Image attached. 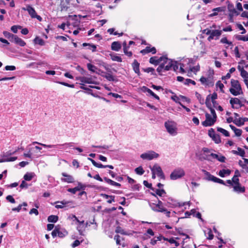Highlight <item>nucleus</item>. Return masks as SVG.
Wrapping results in <instances>:
<instances>
[{"label":"nucleus","mask_w":248,"mask_h":248,"mask_svg":"<svg viewBox=\"0 0 248 248\" xmlns=\"http://www.w3.org/2000/svg\"><path fill=\"white\" fill-rule=\"evenodd\" d=\"M176 61L175 72L177 73L188 77H193L200 70L199 65L193 66V61L192 59L184 58Z\"/></svg>","instance_id":"nucleus-1"},{"label":"nucleus","mask_w":248,"mask_h":248,"mask_svg":"<svg viewBox=\"0 0 248 248\" xmlns=\"http://www.w3.org/2000/svg\"><path fill=\"white\" fill-rule=\"evenodd\" d=\"M161 60H162V62L157 68V71L160 76L164 75L163 73L171 69H173L175 72V67L177 63L176 61H173L166 57H161Z\"/></svg>","instance_id":"nucleus-2"},{"label":"nucleus","mask_w":248,"mask_h":248,"mask_svg":"<svg viewBox=\"0 0 248 248\" xmlns=\"http://www.w3.org/2000/svg\"><path fill=\"white\" fill-rule=\"evenodd\" d=\"M222 31L219 30H211L209 29H206L202 31V32L207 35H209L207 38L208 41L215 39L217 40L222 34Z\"/></svg>","instance_id":"nucleus-3"},{"label":"nucleus","mask_w":248,"mask_h":248,"mask_svg":"<svg viewBox=\"0 0 248 248\" xmlns=\"http://www.w3.org/2000/svg\"><path fill=\"white\" fill-rule=\"evenodd\" d=\"M164 126L170 135L174 136L177 134V124L175 122L168 120L165 122Z\"/></svg>","instance_id":"nucleus-4"},{"label":"nucleus","mask_w":248,"mask_h":248,"mask_svg":"<svg viewBox=\"0 0 248 248\" xmlns=\"http://www.w3.org/2000/svg\"><path fill=\"white\" fill-rule=\"evenodd\" d=\"M231 88L230 91L232 94L237 96L243 93L241 86L237 80L232 79L231 80Z\"/></svg>","instance_id":"nucleus-5"},{"label":"nucleus","mask_w":248,"mask_h":248,"mask_svg":"<svg viewBox=\"0 0 248 248\" xmlns=\"http://www.w3.org/2000/svg\"><path fill=\"white\" fill-rule=\"evenodd\" d=\"M185 175V171L181 167H178L172 170L170 177L171 180H176L182 178Z\"/></svg>","instance_id":"nucleus-6"},{"label":"nucleus","mask_w":248,"mask_h":248,"mask_svg":"<svg viewBox=\"0 0 248 248\" xmlns=\"http://www.w3.org/2000/svg\"><path fill=\"white\" fill-rule=\"evenodd\" d=\"M202 171L204 174L205 180L225 185L223 180L211 175L209 172L204 170H202Z\"/></svg>","instance_id":"nucleus-7"},{"label":"nucleus","mask_w":248,"mask_h":248,"mask_svg":"<svg viewBox=\"0 0 248 248\" xmlns=\"http://www.w3.org/2000/svg\"><path fill=\"white\" fill-rule=\"evenodd\" d=\"M159 156L158 154L154 151L150 150L141 154L140 157L144 160H151L158 157Z\"/></svg>","instance_id":"nucleus-8"},{"label":"nucleus","mask_w":248,"mask_h":248,"mask_svg":"<svg viewBox=\"0 0 248 248\" xmlns=\"http://www.w3.org/2000/svg\"><path fill=\"white\" fill-rule=\"evenodd\" d=\"M152 173L156 174L157 176L162 179H165V176L160 166L155 164L152 167H150Z\"/></svg>","instance_id":"nucleus-9"},{"label":"nucleus","mask_w":248,"mask_h":248,"mask_svg":"<svg viewBox=\"0 0 248 248\" xmlns=\"http://www.w3.org/2000/svg\"><path fill=\"white\" fill-rule=\"evenodd\" d=\"M216 121L217 118L206 113L205 114V120L202 122V125L205 127L211 126L214 125Z\"/></svg>","instance_id":"nucleus-10"},{"label":"nucleus","mask_w":248,"mask_h":248,"mask_svg":"<svg viewBox=\"0 0 248 248\" xmlns=\"http://www.w3.org/2000/svg\"><path fill=\"white\" fill-rule=\"evenodd\" d=\"M73 218H75V219L78 223L77 226V230L78 231L79 234L82 235H83V232L85 229L87 227L88 223L86 222L85 223L84 221H79L75 215L73 216Z\"/></svg>","instance_id":"nucleus-11"},{"label":"nucleus","mask_w":248,"mask_h":248,"mask_svg":"<svg viewBox=\"0 0 248 248\" xmlns=\"http://www.w3.org/2000/svg\"><path fill=\"white\" fill-rule=\"evenodd\" d=\"M212 158L217 159L221 162H224L226 160V157L224 156L214 153H211L209 155H206V156L204 157V159L209 161H211Z\"/></svg>","instance_id":"nucleus-12"},{"label":"nucleus","mask_w":248,"mask_h":248,"mask_svg":"<svg viewBox=\"0 0 248 248\" xmlns=\"http://www.w3.org/2000/svg\"><path fill=\"white\" fill-rule=\"evenodd\" d=\"M23 9L27 11L32 18H36L39 21L42 20L41 17L37 15L34 9L31 6L28 5L26 8H24Z\"/></svg>","instance_id":"nucleus-13"},{"label":"nucleus","mask_w":248,"mask_h":248,"mask_svg":"<svg viewBox=\"0 0 248 248\" xmlns=\"http://www.w3.org/2000/svg\"><path fill=\"white\" fill-rule=\"evenodd\" d=\"M32 144H39V145L43 146L45 148H56L58 146H65L67 147L72 146V143H65L64 144H60V145H51V144L47 145V144H43V143H40V142H38L37 141H34L32 142Z\"/></svg>","instance_id":"nucleus-14"},{"label":"nucleus","mask_w":248,"mask_h":248,"mask_svg":"<svg viewBox=\"0 0 248 248\" xmlns=\"http://www.w3.org/2000/svg\"><path fill=\"white\" fill-rule=\"evenodd\" d=\"M230 103L232 107L234 108H238L243 106L240 100L237 98H231Z\"/></svg>","instance_id":"nucleus-15"},{"label":"nucleus","mask_w":248,"mask_h":248,"mask_svg":"<svg viewBox=\"0 0 248 248\" xmlns=\"http://www.w3.org/2000/svg\"><path fill=\"white\" fill-rule=\"evenodd\" d=\"M233 190L237 193H242L245 191V187L241 185L240 183L233 185Z\"/></svg>","instance_id":"nucleus-16"},{"label":"nucleus","mask_w":248,"mask_h":248,"mask_svg":"<svg viewBox=\"0 0 248 248\" xmlns=\"http://www.w3.org/2000/svg\"><path fill=\"white\" fill-rule=\"evenodd\" d=\"M217 94L215 93H213L212 94L208 95L206 99V105L207 107H208L209 102L212 101L213 104H214L215 102V100L217 98Z\"/></svg>","instance_id":"nucleus-17"},{"label":"nucleus","mask_w":248,"mask_h":248,"mask_svg":"<svg viewBox=\"0 0 248 248\" xmlns=\"http://www.w3.org/2000/svg\"><path fill=\"white\" fill-rule=\"evenodd\" d=\"M11 42H14L21 46H24L26 45V43L22 39L15 35L12 39Z\"/></svg>","instance_id":"nucleus-18"},{"label":"nucleus","mask_w":248,"mask_h":248,"mask_svg":"<svg viewBox=\"0 0 248 248\" xmlns=\"http://www.w3.org/2000/svg\"><path fill=\"white\" fill-rule=\"evenodd\" d=\"M85 186L80 183H79L78 186L73 188H69L67 191L73 194H75L77 191L81 189H84Z\"/></svg>","instance_id":"nucleus-19"},{"label":"nucleus","mask_w":248,"mask_h":248,"mask_svg":"<svg viewBox=\"0 0 248 248\" xmlns=\"http://www.w3.org/2000/svg\"><path fill=\"white\" fill-rule=\"evenodd\" d=\"M62 175L65 177L64 178L62 179V181H64V182H67L68 183H72L74 181L73 177L70 175H68L64 172H63L62 173Z\"/></svg>","instance_id":"nucleus-20"},{"label":"nucleus","mask_w":248,"mask_h":248,"mask_svg":"<svg viewBox=\"0 0 248 248\" xmlns=\"http://www.w3.org/2000/svg\"><path fill=\"white\" fill-rule=\"evenodd\" d=\"M149 62L151 63L154 65H157L159 64L160 65L161 62H162V60H161V57L159 58L157 57H153L150 59Z\"/></svg>","instance_id":"nucleus-21"},{"label":"nucleus","mask_w":248,"mask_h":248,"mask_svg":"<svg viewBox=\"0 0 248 248\" xmlns=\"http://www.w3.org/2000/svg\"><path fill=\"white\" fill-rule=\"evenodd\" d=\"M140 52L143 54H145L150 52H151L152 54H155L156 53V49L154 47L151 48L149 46H147L145 49L141 50Z\"/></svg>","instance_id":"nucleus-22"},{"label":"nucleus","mask_w":248,"mask_h":248,"mask_svg":"<svg viewBox=\"0 0 248 248\" xmlns=\"http://www.w3.org/2000/svg\"><path fill=\"white\" fill-rule=\"evenodd\" d=\"M178 81L180 82H183L184 84L186 85H189L190 84L195 85L196 84V82L189 78H186L185 79V78H177Z\"/></svg>","instance_id":"nucleus-23"},{"label":"nucleus","mask_w":248,"mask_h":248,"mask_svg":"<svg viewBox=\"0 0 248 248\" xmlns=\"http://www.w3.org/2000/svg\"><path fill=\"white\" fill-rule=\"evenodd\" d=\"M140 63L136 60H134L132 63V67L134 71L138 76L140 75V69H139Z\"/></svg>","instance_id":"nucleus-24"},{"label":"nucleus","mask_w":248,"mask_h":248,"mask_svg":"<svg viewBox=\"0 0 248 248\" xmlns=\"http://www.w3.org/2000/svg\"><path fill=\"white\" fill-rule=\"evenodd\" d=\"M152 209L155 212H163L166 211V209L163 206L155 204L154 206L152 207Z\"/></svg>","instance_id":"nucleus-25"},{"label":"nucleus","mask_w":248,"mask_h":248,"mask_svg":"<svg viewBox=\"0 0 248 248\" xmlns=\"http://www.w3.org/2000/svg\"><path fill=\"white\" fill-rule=\"evenodd\" d=\"M232 153L234 155H239L242 157H244L245 155V151L240 147L237 148V151L232 150Z\"/></svg>","instance_id":"nucleus-26"},{"label":"nucleus","mask_w":248,"mask_h":248,"mask_svg":"<svg viewBox=\"0 0 248 248\" xmlns=\"http://www.w3.org/2000/svg\"><path fill=\"white\" fill-rule=\"evenodd\" d=\"M111 47L112 50L118 51L121 49V45L118 42H113L111 44Z\"/></svg>","instance_id":"nucleus-27"},{"label":"nucleus","mask_w":248,"mask_h":248,"mask_svg":"<svg viewBox=\"0 0 248 248\" xmlns=\"http://www.w3.org/2000/svg\"><path fill=\"white\" fill-rule=\"evenodd\" d=\"M231 172V171L230 170L223 169L219 171L218 175L221 177H224L225 175H229Z\"/></svg>","instance_id":"nucleus-28"},{"label":"nucleus","mask_w":248,"mask_h":248,"mask_svg":"<svg viewBox=\"0 0 248 248\" xmlns=\"http://www.w3.org/2000/svg\"><path fill=\"white\" fill-rule=\"evenodd\" d=\"M229 11L230 12L229 16L230 17V19L232 18V16H237L239 15V13L233 8H231L230 6L228 7Z\"/></svg>","instance_id":"nucleus-29"},{"label":"nucleus","mask_w":248,"mask_h":248,"mask_svg":"<svg viewBox=\"0 0 248 248\" xmlns=\"http://www.w3.org/2000/svg\"><path fill=\"white\" fill-rule=\"evenodd\" d=\"M237 69L240 72L241 76L243 78H247V77L248 76V74L247 72L244 69L243 67L241 66L240 65H238L237 67Z\"/></svg>","instance_id":"nucleus-30"},{"label":"nucleus","mask_w":248,"mask_h":248,"mask_svg":"<svg viewBox=\"0 0 248 248\" xmlns=\"http://www.w3.org/2000/svg\"><path fill=\"white\" fill-rule=\"evenodd\" d=\"M233 123H234L236 125L238 126H240L244 124V121L243 118H236L234 119L233 121Z\"/></svg>","instance_id":"nucleus-31"},{"label":"nucleus","mask_w":248,"mask_h":248,"mask_svg":"<svg viewBox=\"0 0 248 248\" xmlns=\"http://www.w3.org/2000/svg\"><path fill=\"white\" fill-rule=\"evenodd\" d=\"M224 8L223 7H219L217 8H216L213 9V13L211 14L210 16H215L217 15V13L219 12L224 11Z\"/></svg>","instance_id":"nucleus-32"},{"label":"nucleus","mask_w":248,"mask_h":248,"mask_svg":"<svg viewBox=\"0 0 248 248\" xmlns=\"http://www.w3.org/2000/svg\"><path fill=\"white\" fill-rule=\"evenodd\" d=\"M88 159L91 161L92 164L96 167L98 168H105V165H103L101 163H97L93 159L91 158H88Z\"/></svg>","instance_id":"nucleus-33"},{"label":"nucleus","mask_w":248,"mask_h":248,"mask_svg":"<svg viewBox=\"0 0 248 248\" xmlns=\"http://www.w3.org/2000/svg\"><path fill=\"white\" fill-rule=\"evenodd\" d=\"M34 43L40 46H44L45 44L44 41L38 36L36 37L34 39Z\"/></svg>","instance_id":"nucleus-34"},{"label":"nucleus","mask_w":248,"mask_h":248,"mask_svg":"<svg viewBox=\"0 0 248 248\" xmlns=\"http://www.w3.org/2000/svg\"><path fill=\"white\" fill-rule=\"evenodd\" d=\"M17 159V157H10L9 158H3L2 159H0V163L5 162H12L16 160Z\"/></svg>","instance_id":"nucleus-35"},{"label":"nucleus","mask_w":248,"mask_h":248,"mask_svg":"<svg viewBox=\"0 0 248 248\" xmlns=\"http://www.w3.org/2000/svg\"><path fill=\"white\" fill-rule=\"evenodd\" d=\"M235 38L238 40L243 41H248V34L245 36H242L240 35H236L235 36Z\"/></svg>","instance_id":"nucleus-36"},{"label":"nucleus","mask_w":248,"mask_h":248,"mask_svg":"<svg viewBox=\"0 0 248 248\" xmlns=\"http://www.w3.org/2000/svg\"><path fill=\"white\" fill-rule=\"evenodd\" d=\"M217 129L218 132H220L223 135H224L225 137H229L230 136V134H229V132L228 131H227L226 130H225L222 128L219 127H217Z\"/></svg>","instance_id":"nucleus-37"},{"label":"nucleus","mask_w":248,"mask_h":248,"mask_svg":"<svg viewBox=\"0 0 248 248\" xmlns=\"http://www.w3.org/2000/svg\"><path fill=\"white\" fill-rule=\"evenodd\" d=\"M212 139L217 144H218L221 142V139L218 134H216L215 135H213Z\"/></svg>","instance_id":"nucleus-38"},{"label":"nucleus","mask_w":248,"mask_h":248,"mask_svg":"<svg viewBox=\"0 0 248 248\" xmlns=\"http://www.w3.org/2000/svg\"><path fill=\"white\" fill-rule=\"evenodd\" d=\"M58 220V217L55 215H51L48 217L47 220L49 222H56Z\"/></svg>","instance_id":"nucleus-39"},{"label":"nucleus","mask_w":248,"mask_h":248,"mask_svg":"<svg viewBox=\"0 0 248 248\" xmlns=\"http://www.w3.org/2000/svg\"><path fill=\"white\" fill-rule=\"evenodd\" d=\"M115 232L124 235H129V234L124 231L121 227L118 226L116 228Z\"/></svg>","instance_id":"nucleus-40"},{"label":"nucleus","mask_w":248,"mask_h":248,"mask_svg":"<svg viewBox=\"0 0 248 248\" xmlns=\"http://www.w3.org/2000/svg\"><path fill=\"white\" fill-rule=\"evenodd\" d=\"M33 177V173H27L24 176V179L26 181H30Z\"/></svg>","instance_id":"nucleus-41"},{"label":"nucleus","mask_w":248,"mask_h":248,"mask_svg":"<svg viewBox=\"0 0 248 248\" xmlns=\"http://www.w3.org/2000/svg\"><path fill=\"white\" fill-rule=\"evenodd\" d=\"M93 147L97 148L100 149V150L98 151L99 153H105V152L102 150V149H108V146L107 145H103V146H94L93 145Z\"/></svg>","instance_id":"nucleus-42"},{"label":"nucleus","mask_w":248,"mask_h":248,"mask_svg":"<svg viewBox=\"0 0 248 248\" xmlns=\"http://www.w3.org/2000/svg\"><path fill=\"white\" fill-rule=\"evenodd\" d=\"M164 240H166V241H168V242H169L171 244H175V246L176 247H178L179 246V243L178 242H177L174 238H170V239H168V238H164Z\"/></svg>","instance_id":"nucleus-43"},{"label":"nucleus","mask_w":248,"mask_h":248,"mask_svg":"<svg viewBox=\"0 0 248 248\" xmlns=\"http://www.w3.org/2000/svg\"><path fill=\"white\" fill-rule=\"evenodd\" d=\"M16 152V151H15V152H11L10 151H8L6 153H3L1 154V156L3 158H9L8 157L10 155L14 154Z\"/></svg>","instance_id":"nucleus-44"},{"label":"nucleus","mask_w":248,"mask_h":248,"mask_svg":"<svg viewBox=\"0 0 248 248\" xmlns=\"http://www.w3.org/2000/svg\"><path fill=\"white\" fill-rule=\"evenodd\" d=\"M135 171L137 174L139 175H142L144 172V170L141 167H139L136 168Z\"/></svg>","instance_id":"nucleus-45"},{"label":"nucleus","mask_w":248,"mask_h":248,"mask_svg":"<svg viewBox=\"0 0 248 248\" xmlns=\"http://www.w3.org/2000/svg\"><path fill=\"white\" fill-rule=\"evenodd\" d=\"M3 34L6 37L8 38L10 40V41H12V39H13V37L15 35H14L9 32H7V31H4Z\"/></svg>","instance_id":"nucleus-46"},{"label":"nucleus","mask_w":248,"mask_h":248,"mask_svg":"<svg viewBox=\"0 0 248 248\" xmlns=\"http://www.w3.org/2000/svg\"><path fill=\"white\" fill-rule=\"evenodd\" d=\"M171 98L172 100H173L174 101H175L176 103H179L180 105L182 104L180 102V97L176 95H172L171 97Z\"/></svg>","instance_id":"nucleus-47"},{"label":"nucleus","mask_w":248,"mask_h":248,"mask_svg":"<svg viewBox=\"0 0 248 248\" xmlns=\"http://www.w3.org/2000/svg\"><path fill=\"white\" fill-rule=\"evenodd\" d=\"M186 205H188V206L190 205V202H176L173 204L174 206H179V207H182L184 206H185Z\"/></svg>","instance_id":"nucleus-48"},{"label":"nucleus","mask_w":248,"mask_h":248,"mask_svg":"<svg viewBox=\"0 0 248 248\" xmlns=\"http://www.w3.org/2000/svg\"><path fill=\"white\" fill-rule=\"evenodd\" d=\"M21 28L20 26L14 25L11 27V29L13 32L16 33L17 32L18 29H21Z\"/></svg>","instance_id":"nucleus-49"},{"label":"nucleus","mask_w":248,"mask_h":248,"mask_svg":"<svg viewBox=\"0 0 248 248\" xmlns=\"http://www.w3.org/2000/svg\"><path fill=\"white\" fill-rule=\"evenodd\" d=\"M220 42L222 44H226L229 45H232V42L229 41L226 37L222 38L220 40Z\"/></svg>","instance_id":"nucleus-50"},{"label":"nucleus","mask_w":248,"mask_h":248,"mask_svg":"<svg viewBox=\"0 0 248 248\" xmlns=\"http://www.w3.org/2000/svg\"><path fill=\"white\" fill-rule=\"evenodd\" d=\"M69 202H64V201L61 202H60V204L56 205L55 207L57 209L62 208L64 207V205H65L66 204H67Z\"/></svg>","instance_id":"nucleus-51"},{"label":"nucleus","mask_w":248,"mask_h":248,"mask_svg":"<svg viewBox=\"0 0 248 248\" xmlns=\"http://www.w3.org/2000/svg\"><path fill=\"white\" fill-rule=\"evenodd\" d=\"M236 26L240 30L242 31L241 32V34H245L246 32V31L245 28L243 27V26L239 23L236 24Z\"/></svg>","instance_id":"nucleus-52"},{"label":"nucleus","mask_w":248,"mask_h":248,"mask_svg":"<svg viewBox=\"0 0 248 248\" xmlns=\"http://www.w3.org/2000/svg\"><path fill=\"white\" fill-rule=\"evenodd\" d=\"M149 94H150V95L152 96L153 97H154V98H155V99H157V100H159V97L158 96H157L156 94H155L151 90H150V89H149V90L148 91V92H147Z\"/></svg>","instance_id":"nucleus-53"},{"label":"nucleus","mask_w":248,"mask_h":248,"mask_svg":"<svg viewBox=\"0 0 248 248\" xmlns=\"http://www.w3.org/2000/svg\"><path fill=\"white\" fill-rule=\"evenodd\" d=\"M87 67L89 70L92 72H95L97 69L95 66L91 63H88L87 64Z\"/></svg>","instance_id":"nucleus-54"},{"label":"nucleus","mask_w":248,"mask_h":248,"mask_svg":"<svg viewBox=\"0 0 248 248\" xmlns=\"http://www.w3.org/2000/svg\"><path fill=\"white\" fill-rule=\"evenodd\" d=\"M111 59L113 61H117V62H122L121 58L120 57L118 56H117V55H111Z\"/></svg>","instance_id":"nucleus-55"},{"label":"nucleus","mask_w":248,"mask_h":248,"mask_svg":"<svg viewBox=\"0 0 248 248\" xmlns=\"http://www.w3.org/2000/svg\"><path fill=\"white\" fill-rule=\"evenodd\" d=\"M155 193L159 196H162L165 194V191L164 189H156Z\"/></svg>","instance_id":"nucleus-56"},{"label":"nucleus","mask_w":248,"mask_h":248,"mask_svg":"<svg viewBox=\"0 0 248 248\" xmlns=\"http://www.w3.org/2000/svg\"><path fill=\"white\" fill-rule=\"evenodd\" d=\"M67 234V232L64 231V232H61L60 229L58 230V236L59 237L62 238L64 237Z\"/></svg>","instance_id":"nucleus-57"},{"label":"nucleus","mask_w":248,"mask_h":248,"mask_svg":"<svg viewBox=\"0 0 248 248\" xmlns=\"http://www.w3.org/2000/svg\"><path fill=\"white\" fill-rule=\"evenodd\" d=\"M216 86L220 89L221 92H223V88H224V85L222 83L218 81L216 84Z\"/></svg>","instance_id":"nucleus-58"},{"label":"nucleus","mask_w":248,"mask_h":248,"mask_svg":"<svg viewBox=\"0 0 248 248\" xmlns=\"http://www.w3.org/2000/svg\"><path fill=\"white\" fill-rule=\"evenodd\" d=\"M143 70L145 72L151 73L152 74H153L154 72H155V69L151 67L144 68Z\"/></svg>","instance_id":"nucleus-59"},{"label":"nucleus","mask_w":248,"mask_h":248,"mask_svg":"<svg viewBox=\"0 0 248 248\" xmlns=\"http://www.w3.org/2000/svg\"><path fill=\"white\" fill-rule=\"evenodd\" d=\"M6 200L8 201L9 202L14 203L16 202L15 200L13 198V197L11 195H8L6 198Z\"/></svg>","instance_id":"nucleus-60"},{"label":"nucleus","mask_w":248,"mask_h":248,"mask_svg":"<svg viewBox=\"0 0 248 248\" xmlns=\"http://www.w3.org/2000/svg\"><path fill=\"white\" fill-rule=\"evenodd\" d=\"M207 238L209 240H211L213 238L214 235L212 233V231L211 229L208 230V232L207 233Z\"/></svg>","instance_id":"nucleus-61"},{"label":"nucleus","mask_w":248,"mask_h":248,"mask_svg":"<svg viewBox=\"0 0 248 248\" xmlns=\"http://www.w3.org/2000/svg\"><path fill=\"white\" fill-rule=\"evenodd\" d=\"M92 78H81V82H83L91 84V83H93V82L92 81Z\"/></svg>","instance_id":"nucleus-62"},{"label":"nucleus","mask_w":248,"mask_h":248,"mask_svg":"<svg viewBox=\"0 0 248 248\" xmlns=\"http://www.w3.org/2000/svg\"><path fill=\"white\" fill-rule=\"evenodd\" d=\"M59 229L57 227H56L55 229L52 232L51 234L53 237H55L57 235H58Z\"/></svg>","instance_id":"nucleus-63"},{"label":"nucleus","mask_w":248,"mask_h":248,"mask_svg":"<svg viewBox=\"0 0 248 248\" xmlns=\"http://www.w3.org/2000/svg\"><path fill=\"white\" fill-rule=\"evenodd\" d=\"M232 181L233 182V185H235L236 184L240 183H239V179L238 177H236L233 176V177L232 179Z\"/></svg>","instance_id":"nucleus-64"}]
</instances>
